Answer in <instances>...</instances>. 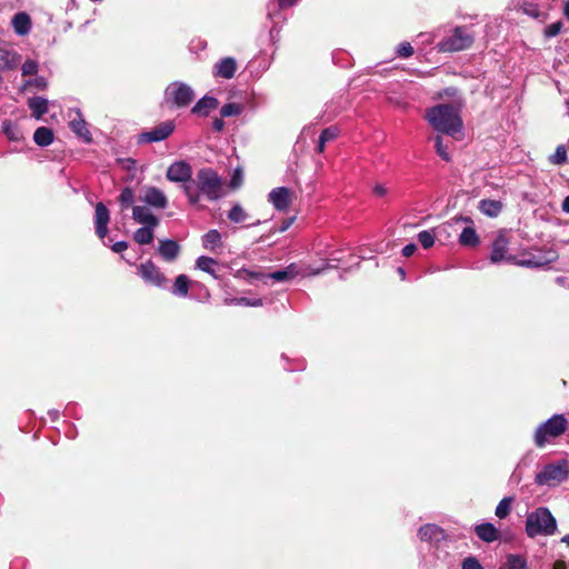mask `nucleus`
Returning a JSON list of instances; mask_svg holds the SVG:
<instances>
[{
	"mask_svg": "<svg viewBox=\"0 0 569 569\" xmlns=\"http://www.w3.org/2000/svg\"><path fill=\"white\" fill-rule=\"evenodd\" d=\"M426 119L436 131L450 137L463 129L460 111L451 103H440L427 109Z\"/></svg>",
	"mask_w": 569,
	"mask_h": 569,
	"instance_id": "f257e3e1",
	"label": "nucleus"
},
{
	"mask_svg": "<svg viewBox=\"0 0 569 569\" xmlns=\"http://www.w3.org/2000/svg\"><path fill=\"white\" fill-rule=\"evenodd\" d=\"M192 183L198 196V202L201 197L209 201H217L224 196L223 179L210 167L199 169L192 179Z\"/></svg>",
	"mask_w": 569,
	"mask_h": 569,
	"instance_id": "f03ea898",
	"label": "nucleus"
},
{
	"mask_svg": "<svg viewBox=\"0 0 569 569\" xmlns=\"http://www.w3.org/2000/svg\"><path fill=\"white\" fill-rule=\"evenodd\" d=\"M556 531V518L547 507H539L527 515L526 533L529 538L552 536Z\"/></svg>",
	"mask_w": 569,
	"mask_h": 569,
	"instance_id": "7ed1b4c3",
	"label": "nucleus"
},
{
	"mask_svg": "<svg viewBox=\"0 0 569 569\" xmlns=\"http://www.w3.org/2000/svg\"><path fill=\"white\" fill-rule=\"evenodd\" d=\"M167 180L181 183V189L190 204L198 203V196L192 183V167L186 160L173 161L166 171Z\"/></svg>",
	"mask_w": 569,
	"mask_h": 569,
	"instance_id": "20e7f679",
	"label": "nucleus"
},
{
	"mask_svg": "<svg viewBox=\"0 0 569 569\" xmlns=\"http://www.w3.org/2000/svg\"><path fill=\"white\" fill-rule=\"evenodd\" d=\"M569 427V421L563 413H556L541 422L533 432V442L538 448H543L553 439L562 436Z\"/></svg>",
	"mask_w": 569,
	"mask_h": 569,
	"instance_id": "39448f33",
	"label": "nucleus"
},
{
	"mask_svg": "<svg viewBox=\"0 0 569 569\" xmlns=\"http://www.w3.org/2000/svg\"><path fill=\"white\" fill-rule=\"evenodd\" d=\"M194 97L196 94L191 86L182 81L170 82L163 92L164 103L171 109L188 107Z\"/></svg>",
	"mask_w": 569,
	"mask_h": 569,
	"instance_id": "423d86ee",
	"label": "nucleus"
},
{
	"mask_svg": "<svg viewBox=\"0 0 569 569\" xmlns=\"http://www.w3.org/2000/svg\"><path fill=\"white\" fill-rule=\"evenodd\" d=\"M569 478V461L559 459L555 462L547 463L536 475L535 481L539 486H556Z\"/></svg>",
	"mask_w": 569,
	"mask_h": 569,
	"instance_id": "0eeeda50",
	"label": "nucleus"
},
{
	"mask_svg": "<svg viewBox=\"0 0 569 569\" xmlns=\"http://www.w3.org/2000/svg\"><path fill=\"white\" fill-rule=\"evenodd\" d=\"M475 37L466 27H456L452 34L442 39L437 49L439 52H456L468 49L473 43Z\"/></svg>",
	"mask_w": 569,
	"mask_h": 569,
	"instance_id": "6e6552de",
	"label": "nucleus"
},
{
	"mask_svg": "<svg viewBox=\"0 0 569 569\" xmlns=\"http://www.w3.org/2000/svg\"><path fill=\"white\" fill-rule=\"evenodd\" d=\"M558 252L553 249L537 250L535 252H528L516 263L520 267L530 269L547 268L550 263L558 260Z\"/></svg>",
	"mask_w": 569,
	"mask_h": 569,
	"instance_id": "1a4fd4ad",
	"label": "nucleus"
},
{
	"mask_svg": "<svg viewBox=\"0 0 569 569\" xmlns=\"http://www.w3.org/2000/svg\"><path fill=\"white\" fill-rule=\"evenodd\" d=\"M299 0H269L267 3V17L271 21L270 29L271 38L274 33H279V26L286 21V17L281 13L282 10L295 6Z\"/></svg>",
	"mask_w": 569,
	"mask_h": 569,
	"instance_id": "9d476101",
	"label": "nucleus"
},
{
	"mask_svg": "<svg viewBox=\"0 0 569 569\" xmlns=\"http://www.w3.org/2000/svg\"><path fill=\"white\" fill-rule=\"evenodd\" d=\"M138 276L148 284L160 289L168 288V279L152 260H147L138 267Z\"/></svg>",
	"mask_w": 569,
	"mask_h": 569,
	"instance_id": "9b49d317",
	"label": "nucleus"
},
{
	"mask_svg": "<svg viewBox=\"0 0 569 569\" xmlns=\"http://www.w3.org/2000/svg\"><path fill=\"white\" fill-rule=\"evenodd\" d=\"M176 124L172 120H167L151 128L149 131L141 132L138 136V143L161 142L170 137L174 131Z\"/></svg>",
	"mask_w": 569,
	"mask_h": 569,
	"instance_id": "f8f14e48",
	"label": "nucleus"
},
{
	"mask_svg": "<svg viewBox=\"0 0 569 569\" xmlns=\"http://www.w3.org/2000/svg\"><path fill=\"white\" fill-rule=\"evenodd\" d=\"M456 550L457 547L455 539L451 536H448L431 550V555L436 561L447 567H452L457 560Z\"/></svg>",
	"mask_w": 569,
	"mask_h": 569,
	"instance_id": "ddd939ff",
	"label": "nucleus"
},
{
	"mask_svg": "<svg viewBox=\"0 0 569 569\" xmlns=\"http://www.w3.org/2000/svg\"><path fill=\"white\" fill-rule=\"evenodd\" d=\"M449 535L443 528L436 523H426L418 529V538L427 542L432 550L438 543L445 540Z\"/></svg>",
	"mask_w": 569,
	"mask_h": 569,
	"instance_id": "4468645a",
	"label": "nucleus"
},
{
	"mask_svg": "<svg viewBox=\"0 0 569 569\" xmlns=\"http://www.w3.org/2000/svg\"><path fill=\"white\" fill-rule=\"evenodd\" d=\"M509 250V240L503 233H499L491 244L490 261L491 263H500L502 261L515 262L516 258L507 256Z\"/></svg>",
	"mask_w": 569,
	"mask_h": 569,
	"instance_id": "2eb2a0df",
	"label": "nucleus"
},
{
	"mask_svg": "<svg viewBox=\"0 0 569 569\" xmlns=\"http://www.w3.org/2000/svg\"><path fill=\"white\" fill-rule=\"evenodd\" d=\"M141 201L149 208L163 210L168 207V198L162 190L157 187H144Z\"/></svg>",
	"mask_w": 569,
	"mask_h": 569,
	"instance_id": "dca6fc26",
	"label": "nucleus"
},
{
	"mask_svg": "<svg viewBox=\"0 0 569 569\" xmlns=\"http://www.w3.org/2000/svg\"><path fill=\"white\" fill-rule=\"evenodd\" d=\"M268 201L277 211L284 212L292 202V192L287 187L273 188L268 194Z\"/></svg>",
	"mask_w": 569,
	"mask_h": 569,
	"instance_id": "f3484780",
	"label": "nucleus"
},
{
	"mask_svg": "<svg viewBox=\"0 0 569 569\" xmlns=\"http://www.w3.org/2000/svg\"><path fill=\"white\" fill-rule=\"evenodd\" d=\"M19 54L10 44L0 43V72L14 70L21 62Z\"/></svg>",
	"mask_w": 569,
	"mask_h": 569,
	"instance_id": "a211bd4d",
	"label": "nucleus"
},
{
	"mask_svg": "<svg viewBox=\"0 0 569 569\" xmlns=\"http://www.w3.org/2000/svg\"><path fill=\"white\" fill-rule=\"evenodd\" d=\"M110 221V213L108 208L102 202H98L94 209V229L97 236L103 240L108 233V223Z\"/></svg>",
	"mask_w": 569,
	"mask_h": 569,
	"instance_id": "6ab92c4d",
	"label": "nucleus"
},
{
	"mask_svg": "<svg viewBox=\"0 0 569 569\" xmlns=\"http://www.w3.org/2000/svg\"><path fill=\"white\" fill-rule=\"evenodd\" d=\"M218 106L219 100L216 97L206 94L193 104L191 113L200 118H206L212 110L217 109Z\"/></svg>",
	"mask_w": 569,
	"mask_h": 569,
	"instance_id": "aec40b11",
	"label": "nucleus"
},
{
	"mask_svg": "<svg viewBox=\"0 0 569 569\" xmlns=\"http://www.w3.org/2000/svg\"><path fill=\"white\" fill-rule=\"evenodd\" d=\"M237 70V62L233 58L227 57L213 66L212 73L216 78L231 79Z\"/></svg>",
	"mask_w": 569,
	"mask_h": 569,
	"instance_id": "412c9836",
	"label": "nucleus"
},
{
	"mask_svg": "<svg viewBox=\"0 0 569 569\" xmlns=\"http://www.w3.org/2000/svg\"><path fill=\"white\" fill-rule=\"evenodd\" d=\"M132 219L142 226L157 227L159 224V219L151 212L150 208L147 206H133Z\"/></svg>",
	"mask_w": 569,
	"mask_h": 569,
	"instance_id": "4be33fe9",
	"label": "nucleus"
},
{
	"mask_svg": "<svg viewBox=\"0 0 569 569\" xmlns=\"http://www.w3.org/2000/svg\"><path fill=\"white\" fill-rule=\"evenodd\" d=\"M158 253L164 261H174L180 253V246L176 240L172 239L160 240Z\"/></svg>",
	"mask_w": 569,
	"mask_h": 569,
	"instance_id": "5701e85b",
	"label": "nucleus"
},
{
	"mask_svg": "<svg viewBox=\"0 0 569 569\" xmlns=\"http://www.w3.org/2000/svg\"><path fill=\"white\" fill-rule=\"evenodd\" d=\"M77 117L71 119L69 122L70 129L86 142L91 141V133L87 128V122L79 109L76 110Z\"/></svg>",
	"mask_w": 569,
	"mask_h": 569,
	"instance_id": "b1692460",
	"label": "nucleus"
},
{
	"mask_svg": "<svg viewBox=\"0 0 569 569\" xmlns=\"http://www.w3.org/2000/svg\"><path fill=\"white\" fill-rule=\"evenodd\" d=\"M202 247L211 252H218L222 248V236L217 229H210L201 238Z\"/></svg>",
	"mask_w": 569,
	"mask_h": 569,
	"instance_id": "393cba45",
	"label": "nucleus"
},
{
	"mask_svg": "<svg viewBox=\"0 0 569 569\" xmlns=\"http://www.w3.org/2000/svg\"><path fill=\"white\" fill-rule=\"evenodd\" d=\"M11 24L18 36H27L31 31L30 16L23 11L12 17Z\"/></svg>",
	"mask_w": 569,
	"mask_h": 569,
	"instance_id": "a878e982",
	"label": "nucleus"
},
{
	"mask_svg": "<svg viewBox=\"0 0 569 569\" xmlns=\"http://www.w3.org/2000/svg\"><path fill=\"white\" fill-rule=\"evenodd\" d=\"M299 274V270L296 263H290L286 268L281 270H276L273 272H269L267 274L268 281L272 280L274 282H286Z\"/></svg>",
	"mask_w": 569,
	"mask_h": 569,
	"instance_id": "bb28decb",
	"label": "nucleus"
},
{
	"mask_svg": "<svg viewBox=\"0 0 569 569\" xmlns=\"http://www.w3.org/2000/svg\"><path fill=\"white\" fill-rule=\"evenodd\" d=\"M475 532L485 542H493L498 539V530L491 522L477 525Z\"/></svg>",
	"mask_w": 569,
	"mask_h": 569,
	"instance_id": "cd10ccee",
	"label": "nucleus"
},
{
	"mask_svg": "<svg viewBox=\"0 0 569 569\" xmlns=\"http://www.w3.org/2000/svg\"><path fill=\"white\" fill-rule=\"evenodd\" d=\"M28 107L34 119L39 120L48 112V100L43 97H32L28 100Z\"/></svg>",
	"mask_w": 569,
	"mask_h": 569,
	"instance_id": "c85d7f7f",
	"label": "nucleus"
},
{
	"mask_svg": "<svg viewBox=\"0 0 569 569\" xmlns=\"http://www.w3.org/2000/svg\"><path fill=\"white\" fill-rule=\"evenodd\" d=\"M479 210L487 217L496 218L502 210V203L499 200L482 199L479 202Z\"/></svg>",
	"mask_w": 569,
	"mask_h": 569,
	"instance_id": "c756f323",
	"label": "nucleus"
},
{
	"mask_svg": "<svg viewBox=\"0 0 569 569\" xmlns=\"http://www.w3.org/2000/svg\"><path fill=\"white\" fill-rule=\"evenodd\" d=\"M217 264H218L217 260L211 257H208V256H200L196 260V268H198L199 270H201L206 273H209L214 279L219 278L217 270H216Z\"/></svg>",
	"mask_w": 569,
	"mask_h": 569,
	"instance_id": "7c9ffc66",
	"label": "nucleus"
},
{
	"mask_svg": "<svg viewBox=\"0 0 569 569\" xmlns=\"http://www.w3.org/2000/svg\"><path fill=\"white\" fill-rule=\"evenodd\" d=\"M189 287L190 279L186 274H179L170 288V291L176 297L184 298L188 296Z\"/></svg>",
	"mask_w": 569,
	"mask_h": 569,
	"instance_id": "2f4dec72",
	"label": "nucleus"
},
{
	"mask_svg": "<svg viewBox=\"0 0 569 569\" xmlns=\"http://www.w3.org/2000/svg\"><path fill=\"white\" fill-rule=\"evenodd\" d=\"M53 131L47 127H39L33 133V141L39 147H48L53 142Z\"/></svg>",
	"mask_w": 569,
	"mask_h": 569,
	"instance_id": "473e14b6",
	"label": "nucleus"
},
{
	"mask_svg": "<svg viewBox=\"0 0 569 569\" xmlns=\"http://www.w3.org/2000/svg\"><path fill=\"white\" fill-rule=\"evenodd\" d=\"M156 227L142 226L133 233V240L139 244H149L153 241V230Z\"/></svg>",
	"mask_w": 569,
	"mask_h": 569,
	"instance_id": "72a5a7b5",
	"label": "nucleus"
},
{
	"mask_svg": "<svg viewBox=\"0 0 569 569\" xmlns=\"http://www.w3.org/2000/svg\"><path fill=\"white\" fill-rule=\"evenodd\" d=\"M459 243L465 247H476L479 243V237L471 227H466L459 236Z\"/></svg>",
	"mask_w": 569,
	"mask_h": 569,
	"instance_id": "f704fd0d",
	"label": "nucleus"
},
{
	"mask_svg": "<svg viewBox=\"0 0 569 569\" xmlns=\"http://www.w3.org/2000/svg\"><path fill=\"white\" fill-rule=\"evenodd\" d=\"M2 131L10 141L18 142L23 138V134L18 126L9 120L2 122Z\"/></svg>",
	"mask_w": 569,
	"mask_h": 569,
	"instance_id": "c9c22d12",
	"label": "nucleus"
},
{
	"mask_svg": "<svg viewBox=\"0 0 569 569\" xmlns=\"http://www.w3.org/2000/svg\"><path fill=\"white\" fill-rule=\"evenodd\" d=\"M505 569H529L526 558L521 555L510 553L506 557Z\"/></svg>",
	"mask_w": 569,
	"mask_h": 569,
	"instance_id": "e433bc0d",
	"label": "nucleus"
},
{
	"mask_svg": "<svg viewBox=\"0 0 569 569\" xmlns=\"http://www.w3.org/2000/svg\"><path fill=\"white\" fill-rule=\"evenodd\" d=\"M227 217L233 223H241L247 220L248 213L244 211L241 204L236 203L228 211Z\"/></svg>",
	"mask_w": 569,
	"mask_h": 569,
	"instance_id": "4c0bfd02",
	"label": "nucleus"
},
{
	"mask_svg": "<svg viewBox=\"0 0 569 569\" xmlns=\"http://www.w3.org/2000/svg\"><path fill=\"white\" fill-rule=\"evenodd\" d=\"M226 303L233 305V306H244V307H261L262 299L261 298L239 297V298L226 299Z\"/></svg>",
	"mask_w": 569,
	"mask_h": 569,
	"instance_id": "58836bf2",
	"label": "nucleus"
},
{
	"mask_svg": "<svg viewBox=\"0 0 569 569\" xmlns=\"http://www.w3.org/2000/svg\"><path fill=\"white\" fill-rule=\"evenodd\" d=\"M121 209H128L134 202V191L130 187H124L118 198Z\"/></svg>",
	"mask_w": 569,
	"mask_h": 569,
	"instance_id": "ea45409f",
	"label": "nucleus"
},
{
	"mask_svg": "<svg viewBox=\"0 0 569 569\" xmlns=\"http://www.w3.org/2000/svg\"><path fill=\"white\" fill-rule=\"evenodd\" d=\"M243 111V107L240 103L230 102L226 103L220 109V116L221 118H228V117H237L240 116Z\"/></svg>",
	"mask_w": 569,
	"mask_h": 569,
	"instance_id": "a19ab883",
	"label": "nucleus"
},
{
	"mask_svg": "<svg viewBox=\"0 0 569 569\" xmlns=\"http://www.w3.org/2000/svg\"><path fill=\"white\" fill-rule=\"evenodd\" d=\"M513 501V498L512 497H505L500 500V502L498 503V506L496 507V516L499 518V519H505L508 517V515L510 513L511 511V503Z\"/></svg>",
	"mask_w": 569,
	"mask_h": 569,
	"instance_id": "79ce46f5",
	"label": "nucleus"
},
{
	"mask_svg": "<svg viewBox=\"0 0 569 569\" xmlns=\"http://www.w3.org/2000/svg\"><path fill=\"white\" fill-rule=\"evenodd\" d=\"M568 161L567 148L565 144H559L556 151L549 157V162L556 166H561Z\"/></svg>",
	"mask_w": 569,
	"mask_h": 569,
	"instance_id": "37998d69",
	"label": "nucleus"
},
{
	"mask_svg": "<svg viewBox=\"0 0 569 569\" xmlns=\"http://www.w3.org/2000/svg\"><path fill=\"white\" fill-rule=\"evenodd\" d=\"M417 238L423 249H429L435 244L436 233L435 230H422Z\"/></svg>",
	"mask_w": 569,
	"mask_h": 569,
	"instance_id": "c03bdc74",
	"label": "nucleus"
},
{
	"mask_svg": "<svg viewBox=\"0 0 569 569\" xmlns=\"http://www.w3.org/2000/svg\"><path fill=\"white\" fill-rule=\"evenodd\" d=\"M435 148L437 154L445 161L449 162L451 160V156L448 151V146L443 143V140L440 136L435 138Z\"/></svg>",
	"mask_w": 569,
	"mask_h": 569,
	"instance_id": "a18cd8bd",
	"label": "nucleus"
},
{
	"mask_svg": "<svg viewBox=\"0 0 569 569\" xmlns=\"http://www.w3.org/2000/svg\"><path fill=\"white\" fill-rule=\"evenodd\" d=\"M39 64L36 60L28 59L21 66L22 76H34L38 73Z\"/></svg>",
	"mask_w": 569,
	"mask_h": 569,
	"instance_id": "49530a36",
	"label": "nucleus"
},
{
	"mask_svg": "<svg viewBox=\"0 0 569 569\" xmlns=\"http://www.w3.org/2000/svg\"><path fill=\"white\" fill-rule=\"evenodd\" d=\"M339 134V129L337 127H328L323 129L320 133V138H322V143H327L329 141L335 140Z\"/></svg>",
	"mask_w": 569,
	"mask_h": 569,
	"instance_id": "de8ad7c7",
	"label": "nucleus"
},
{
	"mask_svg": "<svg viewBox=\"0 0 569 569\" xmlns=\"http://www.w3.org/2000/svg\"><path fill=\"white\" fill-rule=\"evenodd\" d=\"M562 27L563 24L561 21H556L545 28L543 34L546 38H553L561 32Z\"/></svg>",
	"mask_w": 569,
	"mask_h": 569,
	"instance_id": "09e8293b",
	"label": "nucleus"
},
{
	"mask_svg": "<svg viewBox=\"0 0 569 569\" xmlns=\"http://www.w3.org/2000/svg\"><path fill=\"white\" fill-rule=\"evenodd\" d=\"M242 272L246 273V276L249 279L260 280L264 284H268V277H267L268 273H266V272H262L260 270H248V269H242Z\"/></svg>",
	"mask_w": 569,
	"mask_h": 569,
	"instance_id": "8fccbe9b",
	"label": "nucleus"
},
{
	"mask_svg": "<svg viewBox=\"0 0 569 569\" xmlns=\"http://www.w3.org/2000/svg\"><path fill=\"white\" fill-rule=\"evenodd\" d=\"M461 569H483V567L476 557L469 556L463 559Z\"/></svg>",
	"mask_w": 569,
	"mask_h": 569,
	"instance_id": "3c124183",
	"label": "nucleus"
},
{
	"mask_svg": "<svg viewBox=\"0 0 569 569\" xmlns=\"http://www.w3.org/2000/svg\"><path fill=\"white\" fill-rule=\"evenodd\" d=\"M396 52L401 58H409L413 54V48L409 42H401Z\"/></svg>",
	"mask_w": 569,
	"mask_h": 569,
	"instance_id": "603ef678",
	"label": "nucleus"
},
{
	"mask_svg": "<svg viewBox=\"0 0 569 569\" xmlns=\"http://www.w3.org/2000/svg\"><path fill=\"white\" fill-rule=\"evenodd\" d=\"M28 84H33L34 87L44 90L48 87V81L44 77H37L36 79L28 81Z\"/></svg>",
	"mask_w": 569,
	"mask_h": 569,
	"instance_id": "864d4df0",
	"label": "nucleus"
},
{
	"mask_svg": "<svg viewBox=\"0 0 569 569\" xmlns=\"http://www.w3.org/2000/svg\"><path fill=\"white\" fill-rule=\"evenodd\" d=\"M295 362V366L292 367H286V370L288 371H299V370H303L306 368V362L303 359H296L293 360Z\"/></svg>",
	"mask_w": 569,
	"mask_h": 569,
	"instance_id": "5fc2aeb1",
	"label": "nucleus"
},
{
	"mask_svg": "<svg viewBox=\"0 0 569 569\" xmlns=\"http://www.w3.org/2000/svg\"><path fill=\"white\" fill-rule=\"evenodd\" d=\"M128 248V243L124 240L117 241L112 244L111 249L113 252L120 253Z\"/></svg>",
	"mask_w": 569,
	"mask_h": 569,
	"instance_id": "6e6d98bb",
	"label": "nucleus"
},
{
	"mask_svg": "<svg viewBox=\"0 0 569 569\" xmlns=\"http://www.w3.org/2000/svg\"><path fill=\"white\" fill-rule=\"evenodd\" d=\"M212 130L214 132H221L224 128V121L222 120V118H214L212 120Z\"/></svg>",
	"mask_w": 569,
	"mask_h": 569,
	"instance_id": "4d7b16f0",
	"label": "nucleus"
},
{
	"mask_svg": "<svg viewBox=\"0 0 569 569\" xmlns=\"http://www.w3.org/2000/svg\"><path fill=\"white\" fill-rule=\"evenodd\" d=\"M295 220H296V217H290V218L284 219V220L281 222V224H280V227H279V230H278V231H279V232H284V231H287V230L292 226V223H293V221H295Z\"/></svg>",
	"mask_w": 569,
	"mask_h": 569,
	"instance_id": "13d9d810",
	"label": "nucleus"
},
{
	"mask_svg": "<svg viewBox=\"0 0 569 569\" xmlns=\"http://www.w3.org/2000/svg\"><path fill=\"white\" fill-rule=\"evenodd\" d=\"M417 250V246L415 243H408L402 248V254L405 257H411Z\"/></svg>",
	"mask_w": 569,
	"mask_h": 569,
	"instance_id": "bf43d9fd",
	"label": "nucleus"
},
{
	"mask_svg": "<svg viewBox=\"0 0 569 569\" xmlns=\"http://www.w3.org/2000/svg\"><path fill=\"white\" fill-rule=\"evenodd\" d=\"M241 180H242V173L239 169H237L232 176L231 186L233 188L238 187L241 183Z\"/></svg>",
	"mask_w": 569,
	"mask_h": 569,
	"instance_id": "052dcab7",
	"label": "nucleus"
},
{
	"mask_svg": "<svg viewBox=\"0 0 569 569\" xmlns=\"http://www.w3.org/2000/svg\"><path fill=\"white\" fill-rule=\"evenodd\" d=\"M373 192L378 197H383L387 193V189H386V187L383 184H376L375 188H373Z\"/></svg>",
	"mask_w": 569,
	"mask_h": 569,
	"instance_id": "680f3d73",
	"label": "nucleus"
},
{
	"mask_svg": "<svg viewBox=\"0 0 569 569\" xmlns=\"http://www.w3.org/2000/svg\"><path fill=\"white\" fill-rule=\"evenodd\" d=\"M48 416L50 417V419H51L52 421H56V420H58V418H59V416H60V412H59V410H57V409H52V410H49V411H48Z\"/></svg>",
	"mask_w": 569,
	"mask_h": 569,
	"instance_id": "e2e57ef3",
	"label": "nucleus"
},
{
	"mask_svg": "<svg viewBox=\"0 0 569 569\" xmlns=\"http://www.w3.org/2000/svg\"><path fill=\"white\" fill-rule=\"evenodd\" d=\"M561 209H562L563 212L569 214V196H567L563 199L562 204H561Z\"/></svg>",
	"mask_w": 569,
	"mask_h": 569,
	"instance_id": "0e129e2a",
	"label": "nucleus"
},
{
	"mask_svg": "<svg viewBox=\"0 0 569 569\" xmlns=\"http://www.w3.org/2000/svg\"><path fill=\"white\" fill-rule=\"evenodd\" d=\"M525 12L533 18H537L539 16V11L537 8H530V9H525Z\"/></svg>",
	"mask_w": 569,
	"mask_h": 569,
	"instance_id": "69168bd1",
	"label": "nucleus"
},
{
	"mask_svg": "<svg viewBox=\"0 0 569 569\" xmlns=\"http://www.w3.org/2000/svg\"><path fill=\"white\" fill-rule=\"evenodd\" d=\"M72 409H76V405L69 403L64 409L66 415L73 416Z\"/></svg>",
	"mask_w": 569,
	"mask_h": 569,
	"instance_id": "338daca9",
	"label": "nucleus"
},
{
	"mask_svg": "<svg viewBox=\"0 0 569 569\" xmlns=\"http://www.w3.org/2000/svg\"><path fill=\"white\" fill-rule=\"evenodd\" d=\"M563 14L565 17L569 20V0H567L565 2V6H563Z\"/></svg>",
	"mask_w": 569,
	"mask_h": 569,
	"instance_id": "774afa93",
	"label": "nucleus"
}]
</instances>
